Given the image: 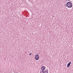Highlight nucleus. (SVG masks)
<instances>
[{"mask_svg":"<svg viewBox=\"0 0 73 73\" xmlns=\"http://www.w3.org/2000/svg\"><path fill=\"white\" fill-rule=\"evenodd\" d=\"M68 1H69L70 2H71V1H70V0H68Z\"/></svg>","mask_w":73,"mask_h":73,"instance_id":"obj_10","label":"nucleus"},{"mask_svg":"<svg viewBox=\"0 0 73 73\" xmlns=\"http://www.w3.org/2000/svg\"><path fill=\"white\" fill-rule=\"evenodd\" d=\"M44 72H46V73H48V70L47 69V70H46L45 71H44Z\"/></svg>","mask_w":73,"mask_h":73,"instance_id":"obj_5","label":"nucleus"},{"mask_svg":"<svg viewBox=\"0 0 73 73\" xmlns=\"http://www.w3.org/2000/svg\"><path fill=\"white\" fill-rule=\"evenodd\" d=\"M66 5L68 8H72V4L70 2H68L67 3Z\"/></svg>","mask_w":73,"mask_h":73,"instance_id":"obj_1","label":"nucleus"},{"mask_svg":"<svg viewBox=\"0 0 73 73\" xmlns=\"http://www.w3.org/2000/svg\"><path fill=\"white\" fill-rule=\"evenodd\" d=\"M32 54V53H31L29 54V56H30V55H31Z\"/></svg>","mask_w":73,"mask_h":73,"instance_id":"obj_8","label":"nucleus"},{"mask_svg":"<svg viewBox=\"0 0 73 73\" xmlns=\"http://www.w3.org/2000/svg\"><path fill=\"white\" fill-rule=\"evenodd\" d=\"M70 64H71V62H70L68 64L67 67H68V68H69V66H70Z\"/></svg>","mask_w":73,"mask_h":73,"instance_id":"obj_4","label":"nucleus"},{"mask_svg":"<svg viewBox=\"0 0 73 73\" xmlns=\"http://www.w3.org/2000/svg\"><path fill=\"white\" fill-rule=\"evenodd\" d=\"M40 73H42V72H41V70L40 71Z\"/></svg>","mask_w":73,"mask_h":73,"instance_id":"obj_7","label":"nucleus"},{"mask_svg":"<svg viewBox=\"0 0 73 73\" xmlns=\"http://www.w3.org/2000/svg\"><path fill=\"white\" fill-rule=\"evenodd\" d=\"M44 73H48V72H44Z\"/></svg>","mask_w":73,"mask_h":73,"instance_id":"obj_9","label":"nucleus"},{"mask_svg":"<svg viewBox=\"0 0 73 73\" xmlns=\"http://www.w3.org/2000/svg\"><path fill=\"white\" fill-rule=\"evenodd\" d=\"M42 71H41L43 73H44V72H45V70H41Z\"/></svg>","mask_w":73,"mask_h":73,"instance_id":"obj_6","label":"nucleus"},{"mask_svg":"<svg viewBox=\"0 0 73 73\" xmlns=\"http://www.w3.org/2000/svg\"><path fill=\"white\" fill-rule=\"evenodd\" d=\"M35 59L36 60H38L39 58V56H38V55L36 54L35 56Z\"/></svg>","mask_w":73,"mask_h":73,"instance_id":"obj_2","label":"nucleus"},{"mask_svg":"<svg viewBox=\"0 0 73 73\" xmlns=\"http://www.w3.org/2000/svg\"><path fill=\"white\" fill-rule=\"evenodd\" d=\"M45 68H46V67L45 66H42L41 68V70H45Z\"/></svg>","mask_w":73,"mask_h":73,"instance_id":"obj_3","label":"nucleus"}]
</instances>
